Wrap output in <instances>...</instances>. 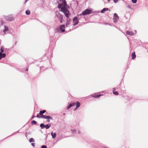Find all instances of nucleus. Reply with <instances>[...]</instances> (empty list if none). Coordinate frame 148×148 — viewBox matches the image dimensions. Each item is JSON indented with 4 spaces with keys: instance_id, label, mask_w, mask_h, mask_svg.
Returning <instances> with one entry per match:
<instances>
[{
    "instance_id": "f257e3e1",
    "label": "nucleus",
    "mask_w": 148,
    "mask_h": 148,
    "mask_svg": "<svg viewBox=\"0 0 148 148\" xmlns=\"http://www.w3.org/2000/svg\"><path fill=\"white\" fill-rule=\"evenodd\" d=\"M60 1H62V3H59L58 8L59 9H60V11L63 12L66 17L68 18L69 17V12L67 9V5L66 0H60Z\"/></svg>"
},
{
    "instance_id": "f03ea898",
    "label": "nucleus",
    "mask_w": 148,
    "mask_h": 148,
    "mask_svg": "<svg viewBox=\"0 0 148 148\" xmlns=\"http://www.w3.org/2000/svg\"><path fill=\"white\" fill-rule=\"evenodd\" d=\"M58 30H60L62 32H64L65 31V27L64 25H61L57 27L55 29L56 32H59Z\"/></svg>"
},
{
    "instance_id": "7ed1b4c3",
    "label": "nucleus",
    "mask_w": 148,
    "mask_h": 148,
    "mask_svg": "<svg viewBox=\"0 0 148 148\" xmlns=\"http://www.w3.org/2000/svg\"><path fill=\"white\" fill-rule=\"evenodd\" d=\"M56 16L60 21V23H62V20L63 19V16L58 11L56 12Z\"/></svg>"
},
{
    "instance_id": "20e7f679",
    "label": "nucleus",
    "mask_w": 148,
    "mask_h": 148,
    "mask_svg": "<svg viewBox=\"0 0 148 148\" xmlns=\"http://www.w3.org/2000/svg\"><path fill=\"white\" fill-rule=\"evenodd\" d=\"M92 12V10L88 9H87L82 12V15H86L87 14H90Z\"/></svg>"
},
{
    "instance_id": "39448f33",
    "label": "nucleus",
    "mask_w": 148,
    "mask_h": 148,
    "mask_svg": "<svg viewBox=\"0 0 148 148\" xmlns=\"http://www.w3.org/2000/svg\"><path fill=\"white\" fill-rule=\"evenodd\" d=\"M119 18V16H118L117 14L116 13H115L114 14V17H113V21L114 23H116L117 22V20Z\"/></svg>"
},
{
    "instance_id": "423d86ee",
    "label": "nucleus",
    "mask_w": 148,
    "mask_h": 148,
    "mask_svg": "<svg viewBox=\"0 0 148 148\" xmlns=\"http://www.w3.org/2000/svg\"><path fill=\"white\" fill-rule=\"evenodd\" d=\"M6 19L8 21H12L14 20V18L12 16H7L6 17Z\"/></svg>"
},
{
    "instance_id": "0eeeda50",
    "label": "nucleus",
    "mask_w": 148,
    "mask_h": 148,
    "mask_svg": "<svg viewBox=\"0 0 148 148\" xmlns=\"http://www.w3.org/2000/svg\"><path fill=\"white\" fill-rule=\"evenodd\" d=\"M73 25L75 26L77 24L78 22L79 21L77 19V18L76 17H75L73 19Z\"/></svg>"
},
{
    "instance_id": "6e6552de",
    "label": "nucleus",
    "mask_w": 148,
    "mask_h": 148,
    "mask_svg": "<svg viewBox=\"0 0 148 148\" xmlns=\"http://www.w3.org/2000/svg\"><path fill=\"white\" fill-rule=\"evenodd\" d=\"M41 117L43 119H50L51 120H53V118L50 116H45L43 115H41Z\"/></svg>"
},
{
    "instance_id": "1a4fd4ad",
    "label": "nucleus",
    "mask_w": 148,
    "mask_h": 148,
    "mask_svg": "<svg viewBox=\"0 0 148 148\" xmlns=\"http://www.w3.org/2000/svg\"><path fill=\"white\" fill-rule=\"evenodd\" d=\"M5 56L6 55L5 53L2 54L1 53H0V60L2 58H5Z\"/></svg>"
},
{
    "instance_id": "9d476101",
    "label": "nucleus",
    "mask_w": 148,
    "mask_h": 148,
    "mask_svg": "<svg viewBox=\"0 0 148 148\" xmlns=\"http://www.w3.org/2000/svg\"><path fill=\"white\" fill-rule=\"evenodd\" d=\"M126 34L130 36H133L134 35V33L130 31H127L126 32Z\"/></svg>"
},
{
    "instance_id": "9b49d317",
    "label": "nucleus",
    "mask_w": 148,
    "mask_h": 148,
    "mask_svg": "<svg viewBox=\"0 0 148 148\" xmlns=\"http://www.w3.org/2000/svg\"><path fill=\"white\" fill-rule=\"evenodd\" d=\"M51 135L53 138H55L56 136V133H53V132H52L51 133Z\"/></svg>"
},
{
    "instance_id": "f8f14e48",
    "label": "nucleus",
    "mask_w": 148,
    "mask_h": 148,
    "mask_svg": "<svg viewBox=\"0 0 148 148\" xmlns=\"http://www.w3.org/2000/svg\"><path fill=\"white\" fill-rule=\"evenodd\" d=\"M108 10V9L107 8H104L101 11V12L102 13H104L105 11Z\"/></svg>"
},
{
    "instance_id": "ddd939ff",
    "label": "nucleus",
    "mask_w": 148,
    "mask_h": 148,
    "mask_svg": "<svg viewBox=\"0 0 148 148\" xmlns=\"http://www.w3.org/2000/svg\"><path fill=\"white\" fill-rule=\"evenodd\" d=\"M5 29L4 30L3 32L4 33H5L6 32H7L8 30V28L7 26H4Z\"/></svg>"
},
{
    "instance_id": "4468645a",
    "label": "nucleus",
    "mask_w": 148,
    "mask_h": 148,
    "mask_svg": "<svg viewBox=\"0 0 148 148\" xmlns=\"http://www.w3.org/2000/svg\"><path fill=\"white\" fill-rule=\"evenodd\" d=\"M76 108H77L80 107V104L79 101H77L76 102Z\"/></svg>"
},
{
    "instance_id": "2eb2a0df",
    "label": "nucleus",
    "mask_w": 148,
    "mask_h": 148,
    "mask_svg": "<svg viewBox=\"0 0 148 148\" xmlns=\"http://www.w3.org/2000/svg\"><path fill=\"white\" fill-rule=\"evenodd\" d=\"M46 112V110H43L42 111H40L39 113V114L41 115H43L42 114Z\"/></svg>"
},
{
    "instance_id": "dca6fc26",
    "label": "nucleus",
    "mask_w": 148,
    "mask_h": 148,
    "mask_svg": "<svg viewBox=\"0 0 148 148\" xmlns=\"http://www.w3.org/2000/svg\"><path fill=\"white\" fill-rule=\"evenodd\" d=\"M132 59H134V58H136V56L135 52H134L133 53H132Z\"/></svg>"
},
{
    "instance_id": "f3484780",
    "label": "nucleus",
    "mask_w": 148,
    "mask_h": 148,
    "mask_svg": "<svg viewBox=\"0 0 148 148\" xmlns=\"http://www.w3.org/2000/svg\"><path fill=\"white\" fill-rule=\"evenodd\" d=\"M40 127L41 129H43L45 127V125L41 123L40 124Z\"/></svg>"
},
{
    "instance_id": "a211bd4d",
    "label": "nucleus",
    "mask_w": 148,
    "mask_h": 148,
    "mask_svg": "<svg viewBox=\"0 0 148 148\" xmlns=\"http://www.w3.org/2000/svg\"><path fill=\"white\" fill-rule=\"evenodd\" d=\"M50 124H48L45 125V127L46 129H48L50 127Z\"/></svg>"
},
{
    "instance_id": "6ab92c4d",
    "label": "nucleus",
    "mask_w": 148,
    "mask_h": 148,
    "mask_svg": "<svg viewBox=\"0 0 148 148\" xmlns=\"http://www.w3.org/2000/svg\"><path fill=\"white\" fill-rule=\"evenodd\" d=\"M4 48L3 46H1V49H0V53H2L4 52Z\"/></svg>"
},
{
    "instance_id": "aec40b11",
    "label": "nucleus",
    "mask_w": 148,
    "mask_h": 148,
    "mask_svg": "<svg viewBox=\"0 0 148 148\" xmlns=\"http://www.w3.org/2000/svg\"><path fill=\"white\" fill-rule=\"evenodd\" d=\"M29 142L30 143L34 142V138H31L29 139Z\"/></svg>"
},
{
    "instance_id": "412c9836",
    "label": "nucleus",
    "mask_w": 148,
    "mask_h": 148,
    "mask_svg": "<svg viewBox=\"0 0 148 148\" xmlns=\"http://www.w3.org/2000/svg\"><path fill=\"white\" fill-rule=\"evenodd\" d=\"M113 93L116 95H118L119 94L117 92L114 91V90L113 91Z\"/></svg>"
},
{
    "instance_id": "4be33fe9",
    "label": "nucleus",
    "mask_w": 148,
    "mask_h": 148,
    "mask_svg": "<svg viewBox=\"0 0 148 148\" xmlns=\"http://www.w3.org/2000/svg\"><path fill=\"white\" fill-rule=\"evenodd\" d=\"M71 132L72 134H75L76 132V130L75 129H72L71 130Z\"/></svg>"
},
{
    "instance_id": "5701e85b",
    "label": "nucleus",
    "mask_w": 148,
    "mask_h": 148,
    "mask_svg": "<svg viewBox=\"0 0 148 148\" xmlns=\"http://www.w3.org/2000/svg\"><path fill=\"white\" fill-rule=\"evenodd\" d=\"M101 95H94L93 96H92V97L94 98H97V97H100Z\"/></svg>"
},
{
    "instance_id": "b1692460",
    "label": "nucleus",
    "mask_w": 148,
    "mask_h": 148,
    "mask_svg": "<svg viewBox=\"0 0 148 148\" xmlns=\"http://www.w3.org/2000/svg\"><path fill=\"white\" fill-rule=\"evenodd\" d=\"M30 13V12L29 11L27 10L26 11V14L27 15H29Z\"/></svg>"
},
{
    "instance_id": "393cba45",
    "label": "nucleus",
    "mask_w": 148,
    "mask_h": 148,
    "mask_svg": "<svg viewBox=\"0 0 148 148\" xmlns=\"http://www.w3.org/2000/svg\"><path fill=\"white\" fill-rule=\"evenodd\" d=\"M32 124H36L37 123V122L33 120L32 121Z\"/></svg>"
},
{
    "instance_id": "a878e982",
    "label": "nucleus",
    "mask_w": 148,
    "mask_h": 148,
    "mask_svg": "<svg viewBox=\"0 0 148 148\" xmlns=\"http://www.w3.org/2000/svg\"><path fill=\"white\" fill-rule=\"evenodd\" d=\"M72 107V106L71 105V104H70L69 105V106L68 107L67 109H69L70 108H71V107Z\"/></svg>"
},
{
    "instance_id": "bb28decb",
    "label": "nucleus",
    "mask_w": 148,
    "mask_h": 148,
    "mask_svg": "<svg viewBox=\"0 0 148 148\" xmlns=\"http://www.w3.org/2000/svg\"><path fill=\"white\" fill-rule=\"evenodd\" d=\"M39 115H40V114H38L37 115V116H36V117H37V118H42V117H41V116H40Z\"/></svg>"
},
{
    "instance_id": "cd10ccee",
    "label": "nucleus",
    "mask_w": 148,
    "mask_h": 148,
    "mask_svg": "<svg viewBox=\"0 0 148 148\" xmlns=\"http://www.w3.org/2000/svg\"><path fill=\"white\" fill-rule=\"evenodd\" d=\"M132 2L134 3H136L137 2V0H132Z\"/></svg>"
},
{
    "instance_id": "c85d7f7f",
    "label": "nucleus",
    "mask_w": 148,
    "mask_h": 148,
    "mask_svg": "<svg viewBox=\"0 0 148 148\" xmlns=\"http://www.w3.org/2000/svg\"><path fill=\"white\" fill-rule=\"evenodd\" d=\"M42 148H47V147L45 145H43L41 147Z\"/></svg>"
},
{
    "instance_id": "c756f323",
    "label": "nucleus",
    "mask_w": 148,
    "mask_h": 148,
    "mask_svg": "<svg viewBox=\"0 0 148 148\" xmlns=\"http://www.w3.org/2000/svg\"><path fill=\"white\" fill-rule=\"evenodd\" d=\"M72 106H74L75 105V103H73L72 104H71Z\"/></svg>"
},
{
    "instance_id": "7c9ffc66",
    "label": "nucleus",
    "mask_w": 148,
    "mask_h": 148,
    "mask_svg": "<svg viewBox=\"0 0 148 148\" xmlns=\"http://www.w3.org/2000/svg\"><path fill=\"white\" fill-rule=\"evenodd\" d=\"M31 145L33 147H34L35 146V143H32Z\"/></svg>"
},
{
    "instance_id": "2f4dec72",
    "label": "nucleus",
    "mask_w": 148,
    "mask_h": 148,
    "mask_svg": "<svg viewBox=\"0 0 148 148\" xmlns=\"http://www.w3.org/2000/svg\"><path fill=\"white\" fill-rule=\"evenodd\" d=\"M118 0H114V3H116L118 1Z\"/></svg>"
},
{
    "instance_id": "473e14b6",
    "label": "nucleus",
    "mask_w": 148,
    "mask_h": 148,
    "mask_svg": "<svg viewBox=\"0 0 148 148\" xmlns=\"http://www.w3.org/2000/svg\"><path fill=\"white\" fill-rule=\"evenodd\" d=\"M35 117V115H34L33 116H32V119L34 118V117Z\"/></svg>"
},
{
    "instance_id": "72a5a7b5",
    "label": "nucleus",
    "mask_w": 148,
    "mask_h": 148,
    "mask_svg": "<svg viewBox=\"0 0 148 148\" xmlns=\"http://www.w3.org/2000/svg\"><path fill=\"white\" fill-rule=\"evenodd\" d=\"M78 134H80V132L79 131L78 132Z\"/></svg>"
},
{
    "instance_id": "f704fd0d",
    "label": "nucleus",
    "mask_w": 148,
    "mask_h": 148,
    "mask_svg": "<svg viewBox=\"0 0 148 148\" xmlns=\"http://www.w3.org/2000/svg\"><path fill=\"white\" fill-rule=\"evenodd\" d=\"M28 70V69H26L25 71H27Z\"/></svg>"
},
{
    "instance_id": "c9c22d12",
    "label": "nucleus",
    "mask_w": 148,
    "mask_h": 148,
    "mask_svg": "<svg viewBox=\"0 0 148 148\" xmlns=\"http://www.w3.org/2000/svg\"><path fill=\"white\" fill-rule=\"evenodd\" d=\"M113 90H114V91L115 90V88H113Z\"/></svg>"
},
{
    "instance_id": "e433bc0d",
    "label": "nucleus",
    "mask_w": 148,
    "mask_h": 148,
    "mask_svg": "<svg viewBox=\"0 0 148 148\" xmlns=\"http://www.w3.org/2000/svg\"><path fill=\"white\" fill-rule=\"evenodd\" d=\"M77 108H76L74 110H76L77 109Z\"/></svg>"
},
{
    "instance_id": "4c0bfd02",
    "label": "nucleus",
    "mask_w": 148,
    "mask_h": 148,
    "mask_svg": "<svg viewBox=\"0 0 148 148\" xmlns=\"http://www.w3.org/2000/svg\"><path fill=\"white\" fill-rule=\"evenodd\" d=\"M103 148H108L107 147H104Z\"/></svg>"
},
{
    "instance_id": "58836bf2",
    "label": "nucleus",
    "mask_w": 148,
    "mask_h": 148,
    "mask_svg": "<svg viewBox=\"0 0 148 148\" xmlns=\"http://www.w3.org/2000/svg\"><path fill=\"white\" fill-rule=\"evenodd\" d=\"M109 11H110V10H109Z\"/></svg>"
},
{
    "instance_id": "ea45409f",
    "label": "nucleus",
    "mask_w": 148,
    "mask_h": 148,
    "mask_svg": "<svg viewBox=\"0 0 148 148\" xmlns=\"http://www.w3.org/2000/svg\"><path fill=\"white\" fill-rule=\"evenodd\" d=\"M47 121L49 122V121L48 120H47Z\"/></svg>"
},
{
    "instance_id": "a19ab883",
    "label": "nucleus",
    "mask_w": 148,
    "mask_h": 148,
    "mask_svg": "<svg viewBox=\"0 0 148 148\" xmlns=\"http://www.w3.org/2000/svg\"><path fill=\"white\" fill-rule=\"evenodd\" d=\"M108 1H110V0H108Z\"/></svg>"
},
{
    "instance_id": "79ce46f5",
    "label": "nucleus",
    "mask_w": 148,
    "mask_h": 148,
    "mask_svg": "<svg viewBox=\"0 0 148 148\" xmlns=\"http://www.w3.org/2000/svg\"><path fill=\"white\" fill-rule=\"evenodd\" d=\"M147 52H148V51H147Z\"/></svg>"
},
{
    "instance_id": "37998d69",
    "label": "nucleus",
    "mask_w": 148,
    "mask_h": 148,
    "mask_svg": "<svg viewBox=\"0 0 148 148\" xmlns=\"http://www.w3.org/2000/svg\"><path fill=\"white\" fill-rule=\"evenodd\" d=\"M27 0H26V1H27Z\"/></svg>"
}]
</instances>
